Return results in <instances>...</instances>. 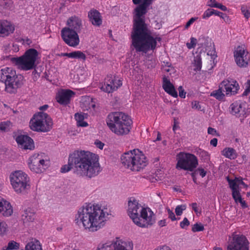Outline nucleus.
<instances>
[{
    "instance_id": "4468645a",
    "label": "nucleus",
    "mask_w": 250,
    "mask_h": 250,
    "mask_svg": "<svg viewBox=\"0 0 250 250\" xmlns=\"http://www.w3.org/2000/svg\"><path fill=\"white\" fill-rule=\"evenodd\" d=\"M249 241L242 235L234 234L231 241L227 246V250H249Z\"/></svg>"
},
{
    "instance_id": "4be33fe9",
    "label": "nucleus",
    "mask_w": 250,
    "mask_h": 250,
    "mask_svg": "<svg viewBox=\"0 0 250 250\" xmlns=\"http://www.w3.org/2000/svg\"><path fill=\"white\" fill-rule=\"evenodd\" d=\"M15 30L14 25L7 21H0V35L7 36Z\"/></svg>"
},
{
    "instance_id": "ddd939ff",
    "label": "nucleus",
    "mask_w": 250,
    "mask_h": 250,
    "mask_svg": "<svg viewBox=\"0 0 250 250\" xmlns=\"http://www.w3.org/2000/svg\"><path fill=\"white\" fill-rule=\"evenodd\" d=\"M234 61L240 68H247L250 65V54L244 45L237 46L233 52Z\"/></svg>"
},
{
    "instance_id": "a19ab883",
    "label": "nucleus",
    "mask_w": 250,
    "mask_h": 250,
    "mask_svg": "<svg viewBox=\"0 0 250 250\" xmlns=\"http://www.w3.org/2000/svg\"><path fill=\"white\" fill-rule=\"evenodd\" d=\"M7 226L3 221H0V235L4 234L7 231Z\"/></svg>"
},
{
    "instance_id": "09e8293b",
    "label": "nucleus",
    "mask_w": 250,
    "mask_h": 250,
    "mask_svg": "<svg viewBox=\"0 0 250 250\" xmlns=\"http://www.w3.org/2000/svg\"><path fill=\"white\" fill-rule=\"evenodd\" d=\"M218 3L215 0H209L207 2V5L211 7L216 8Z\"/></svg>"
},
{
    "instance_id": "aec40b11",
    "label": "nucleus",
    "mask_w": 250,
    "mask_h": 250,
    "mask_svg": "<svg viewBox=\"0 0 250 250\" xmlns=\"http://www.w3.org/2000/svg\"><path fill=\"white\" fill-rule=\"evenodd\" d=\"M74 94V92L71 90H61L57 94V101L61 104L66 105L70 103V98Z\"/></svg>"
},
{
    "instance_id": "49530a36",
    "label": "nucleus",
    "mask_w": 250,
    "mask_h": 250,
    "mask_svg": "<svg viewBox=\"0 0 250 250\" xmlns=\"http://www.w3.org/2000/svg\"><path fill=\"white\" fill-rule=\"evenodd\" d=\"M189 225V222L187 218H185L180 223V227L182 229H185L186 227L188 226Z\"/></svg>"
},
{
    "instance_id": "f8f14e48",
    "label": "nucleus",
    "mask_w": 250,
    "mask_h": 250,
    "mask_svg": "<svg viewBox=\"0 0 250 250\" xmlns=\"http://www.w3.org/2000/svg\"><path fill=\"white\" fill-rule=\"evenodd\" d=\"M131 241L117 239L116 240L98 245L96 250H133Z\"/></svg>"
},
{
    "instance_id": "de8ad7c7",
    "label": "nucleus",
    "mask_w": 250,
    "mask_h": 250,
    "mask_svg": "<svg viewBox=\"0 0 250 250\" xmlns=\"http://www.w3.org/2000/svg\"><path fill=\"white\" fill-rule=\"evenodd\" d=\"M214 15L218 16L221 17V18H222L223 19L225 20L226 18H227V19L229 18V17L227 16V15L225 14H224L222 12H220L215 10H214Z\"/></svg>"
},
{
    "instance_id": "ea45409f",
    "label": "nucleus",
    "mask_w": 250,
    "mask_h": 250,
    "mask_svg": "<svg viewBox=\"0 0 250 250\" xmlns=\"http://www.w3.org/2000/svg\"><path fill=\"white\" fill-rule=\"evenodd\" d=\"M85 102L86 103V104H88V105L87 107H85V109H84V110H88L90 109L91 107L94 109L95 108V105L92 101V99L87 97L85 98Z\"/></svg>"
},
{
    "instance_id": "dca6fc26",
    "label": "nucleus",
    "mask_w": 250,
    "mask_h": 250,
    "mask_svg": "<svg viewBox=\"0 0 250 250\" xmlns=\"http://www.w3.org/2000/svg\"><path fill=\"white\" fill-rule=\"evenodd\" d=\"M122 84V81L118 78L108 76L99 87L104 92L109 93L116 90Z\"/></svg>"
},
{
    "instance_id": "0eeeda50",
    "label": "nucleus",
    "mask_w": 250,
    "mask_h": 250,
    "mask_svg": "<svg viewBox=\"0 0 250 250\" xmlns=\"http://www.w3.org/2000/svg\"><path fill=\"white\" fill-rule=\"evenodd\" d=\"M11 185L18 194L24 195L30 189V178L24 171L21 170L12 172L9 176Z\"/></svg>"
},
{
    "instance_id": "72a5a7b5",
    "label": "nucleus",
    "mask_w": 250,
    "mask_h": 250,
    "mask_svg": "<svg viewBox=\"0 0 250 250\" xmlns=\"http://www.w3.org/2000/svg\"><path fill=\"white\" fill-rule=\"evenodd\" d=\"M12 124L10 122L6 121L0 123V132H7L10 130Z\"/></svg>"
},
{
    "instance_id": "20e7f679",
    "label": "nucleus",
    "mask_w": 250,
    "mask_h": 250,
    "mask_svg": "<svg viewBox=\"0 0 250 250\" xmlns=\"http://www.w3.org/2000/svg\"><path fill=\"white\" fill-rule=\"evenodd\" d=\"M106 123L109 129L118 136L128 134L132 128L131 118L123 112L109 113L107 116Z\"/></svg>"
},
{
    "instance_id": "c9c22d12",
    "label": "nucleus",
    "mask_w": 250,
    "mask_h": 250,
    "mask_svg": "<svg viewBox=\"0 0 250 250\" xmlns=\"http://www.w3.org/2000/svg\"><path fill=\"white\" fill-rule=\"evenodd\" d=\"M187 206L186 205H178L176 207L175 213L177 215H181L183 211L186 209Z\"/></svg>"
},
{
    "instance_id": "1a4fd4ad",
    "label": "nucleus",
    "mask_w": 250,
    "mask_h": 250,
    "mask_svg": "<svg viewBox=\"0 0 250 250\" xmlns=\"http://www.w3.org/2000/svg\"><path fill=\"white\" fill-rule=\"evenodd\" d=\"M53 124L51 118L43 112L35 114L30 121V128L37 132H48L52 128Z\"/></svg>"
},
{
    "instance_id": "39448f33",
    "label": "nucleus",
    "mask_w": 250,
    "mask_h": 250,
    "mask_svg": "<svg viewBox=\"0 0 250 250\" xmlns=\"http://www.w3.org/2000/svg\"><path fill=\"white\" fill-rule=\"evenodd\" d=\"M121 162L125 168L131 171H140L147 164L146 157L139 149H133L124 153Z\"/></svg>"
},
{
    "instance_id": "5701e85b",
    "label": "nucleus",
    "mask_w": 250,
    "mask_h": 250,
    "mask_svg": "<svg viewBox=\"0 0 250 250\" xmlns=\"http://www.w3.org/2000/svg\"><path fill=\"white\" fill-rule=\"evenodd\" d=\"M90 21L95 26H99L102 23V19L100 13L96 10H91L88 13Z\"/></svg>"
},
{
    "instance_id": "c756f323",
    "label": "nucleus",
    "mask_w": 250,
    "mask_h": 250,
    "mask_svg": "<svg viewBox=\"0 0 250 250\" xmlns=\"http://www.w3.org/2000/svg\"><path fill=\"white\" fill-rule=\"evenodd\" d=\"M25 250H42V245L39 240H32L25 246Z\"/></svg>"
},
{
    "instance_id": "7ed1b4c3",
    "label": "nucleus",
    "mask_w": 250,
    "mask_h": 250,
    "mask_svg": "<svg viewBox=\"0 0 250 250\" xmlns=\"http://www.w3.org/2000/svg\"><path fill=\"white\" fill-rule=\"evenodd\" d=\"M127 214L133 223L141 228H147L155 222L153 212L148 208H144L134 198L128 201Z\"/></svg>"
},
{
    "instance_id": "393cba45",
    "label": "nucleus",
    "mask_w": 250,
    "mask_h": 250,
    "mask_svg": "<svg viewBox=\"0 0 250 250\" xmlns=\"http://www.w3.org/2000/svg\"><path fill=\"white\" fill-rule=\"evenodd\" d=\"M163 88L166 92L173 97H177V93L173 85L170 83V81L165 77L163 78Z\"/></svg>"
},
{
    "instance_id": "6ab92c4d",
    "label": "nucleus",
    "mask_w": 250,
    "mask_h": 250,
    "mask_svg": "<svg viewBox=\"0 0 250 250\" xmlns=\"http://www.w3.org/2000/svg\"><path fill=\"white\" fill-rule=\"evenodd\" d=\"M16 141L19 147L22 149L33 150L35 148L33 139L27 135H19L16 137Z\"/></svg>"
},
{
    "instance_id": "b1692460",
    "label": "nucleus",
    "mask_w": 250,
    "mask_h": 250,
    "mask_svg": "<svg viewBox=\"0 0 250 250\" xmlns=\"http://www.w3.org/2000/svg\"><path fill=\"white\" fill-rule=\"evenodd\" d=\"M227 180L231 190H238L240 191L241 188L247 187V185L240 178H235L233 180H230L229 177H227Z\"/></svg>"
},
{
    "instance_id": "9d476101",
    "label": "nucleus",
    "mask_w": 250,
    "mask_h": 250,
    "mask_svg": "<svg viewBox=\"0 0 250 250\" xmlns=\"http://www.w3.org/2000/svg\"><path fill=\"white\" fill-rule=\"evenodd\" d=\"M28 168L36 173L43 172L49 166L50 160L47 155L43 153H35L27 160Z\"/></svg>"
},
{
    "instance_id": "864d4df0",
    "label": "nucleus",
    "mask_w": 250,
    "mask_h": 250,
    "mask_svg": "<svg viewBox=\"0 0 250 250\" xmlns=\"http://www.w3.org/2000/svg\"><path fill=\"white\" fill-rule=\"evenodd\" d=\"M196 172H198L202 177H204L207 174V172L204 170V169L201 167H199L198 169H197Z\"/></svg>"
},
{
    "instance_id": "e2e57ef3",
    "label": "nucleus",
    "mask_w": 250,
    "mask_h": 250,
    "mask_svg": "<svg viewBox=\"0 0 250 250\" xmlns=\"http://www.w3.org/2000/svg\"><path fill=\"white\" fill-rule=\"evenodd\" d=\"M158 225L160 227H164L166 225V222L165 220H162L158 222Z\"/></svg>"
},
{
    "instance_id": "13d9d810",
    "label": "nucleus",
    "mask_w": 250,
    "mask_h": 250,
    "mask_svg": "<svg viewBox=\"0 0 250 250\" xmlns=\"http://www.w3.org/2000/svg\"><path fill=\"white\" fill-rule=\"evenodd\" d=\"M216 8L220 9L221 10H222L223 11H226L227 10V7L220 3H218Z\"/></svg>"
},
{
    "instance_id": "473e14b6",
    "label": "nucleus",
    "mask_w": 250,
    "mask_h": 250,
    "mask_svg": "<svg viewBox=\"0 0 250 250\" xmlns=\"http://www.w3.org/2000/svg\"><path fill=\"white\" fill-rule=\"evenodd\" d=\"M75 118L77 121L78 126L85 127L88 125V124L83 121L84 117L83 115L79 113H76L75 114Z\"/></svg>"
},
{
    "instance_id": "423d86ee",
    "label": "nucleus",
    "mask_w": 250,
    "mask_h": 250,
    "mask_svg": "<svg viewBox=\"0 0 250 250\" xmlns=\"http://www.w3.org/2000/svg\"><path fill=\"white\" fill-rule=\"evenodd\" d=\"M23 78L18 75L11 67H5L0 70V81L4 83L5 91L9 94H16L23 84Z\"/></svg>"
},
{
    "instance_id": "2f4dec72",
    "label": "nucleus",
    "mask_w": 250,
    "mask_h": 250,
    "mask_svg": "<svg viewBox=\"0 0 250 250\" xmlns=\"http://www.w3.org/2000/svg\"><path fill=\"white\" fill-rule=\"evenodd\" d=\"M193 64L195 71H197L201 70L202 68V60L200 55L198 54L194 57Z\"/></svg>"
},
{
    "instance_id": "c03bdc74",
    "label": "nucleus",
    "mask_w": 250,
    "mask_h": 250,
    "mask_svg": "<svg viewBox=\"0 0 250 250\" xmlns=\"http://www.w3.org/2000/svg\"><path fill=\"white\" fill-rule=\"evenodd\" d=\"M241 12L244 15V17L247 19H248L250 17V11L247 9V8L244 6H242L241 8Z\"/></svg>"
},
{
    "instance_id": "e433bc0d",
    "label": "nucleus",
    "mask_w": 250,
    "mask_h": 250,
    "mask_svg": "<svg viewBox=\"0 0 250 250\" xmlns=\"http://www.w3.org/2000/svg\"><path fill=\"white\" fill-rule=\"evenodd\" d=\"M214 9H208L204 12L202 18L203 19H207L212 15H214Z\"/></svg>"
},
{
    "instance_id": "680f3d73",
    "label": "nucleus",
    "mask_w": 250,
    "mask_h": 250,
    "mask_svg": "<svg viewBox=\"0 0 250 250\" xmlns=\"http://www.w3.org/2000/svg\"><path fill=\"white\" fill-rule=\"evenodd\" d=\"M4 1L3 5H5L6 7H7L10 6V5L11 4V0H3Z\"/></svg>"
},
{
    "instance_id": "0e129e2a",
    "label": "nucleus",
    "mask_w": 250,
    "mask_h": 250,
    "mask_svg": "<svg viewBox=\"0 0 250 250\" xmlns=\"http://www.w3.org/2000/svg\"><path fill=\"white\" fill-rule=\"evenodd\" d=\"M61 56H66L68 58H71V52L70 53H63L61 54Z\"/></svg>"
},
{
    "instance_id": "6e6d98bb",
    "label": "nucleus",
    "mask_w": 250,
    "mask_h": 250,
    "mask_svg": "<svg viewBox=\"0 0 250 250\" xmlns=\"http://www.w3.org/2000/svg\"><path fill=\"white\" fill-rule=\"evenodd\" d=\"M208 133L209 134L214 135L216 134H217V131L215 129L212 128L211 127H209L208 129Z\"/></svg>"
},
{
    "instance_id": "6e6552de",
    "label": "nucleus",
    "mask_w": 250,
    "mask_h": 250,
    "mask_svg": "<svg viewBox=\"0 0 250 250\" xmlns=\"http://www.w3.org/2000/svg\"><path fill=\"white\" fill-rule=\"evenodd\" d=\"M8 58L18 68L27 71L35 68L36 62L39 58V53L37 50L30 48L27 50L24 54L20 57Z\"/></svg>"
},
{
    "instance_id": "3c124183",
    "label": "nucleus",
    "mask_w": 250,
    "mask_h": 250,
    "mask_svg": "<svg viewBox=\"0 0 250 250\" xmlns=\"http://www.w3.org/2000/svg\"><path fill=\"white\" fill-rule=\"evenodd\" d=\"M192 108L198 110H201V107L199 103L197 101H194L191 103Z\"/></svg>"
},
{
    "instance_id": "412c9836",
    "label": "nucleus",
    "mask_w": 250,
    "mask_h": 250,
    "mask_svg": "<svg viewBox=\"0 0 250 250\" xmlns=\"http://www.w3.org/2000/svg\"><path fill=\"white\" fill-rule=\"evenodd\" d=\"M13 212V208L10 203L4 199H0V214L8 217L12 215Z\"/></svg>"
},
{
    "instance_id": "a18cd8bd",
    "label": "nucleus",
    "mask_w": 250,
    "mask_h": 250,
    "mask_svg": "<svg viewBox=\"0 0 250 250\" xmlns=\"http://www.w3.org/2000/svg\"><path fill=\"white\" fill-rule=\"evenodd\" d=\"M250 93V80H248L246 83V89L243 95H248Z\"/></svg>"
},
{
    "instance_id": "5fc2aeb1",
    "label": "nucleus",
    "mask_w": 250,
    "mask_h": 250,
    "mask_svg": "<svg viewBox=\"0 0 250 250\" xmlns=\"http://www.w3.org/2000/svg\"><path fill=\"white\" fill-rule=\"evenodd\" d=\"M154 250H172L171 249L167 246L164 245L160 246L155 249Z\"/></svg>"
},
{
    "instance_id": "338daca9",
    "label": "nucleus",
    "mask_w": 250,
    "mask_h": 250,
    "mask_svg": "<svg viewBox=\"0 0 250 250\" xmlns=\"http://www.w3.org/2000/svg\"><path fill=\"white\" fill-rule=\"evenodd\" d=\"M242 158L243 159L242 163H246L247 161V156L245 155H243L242 156Z\"/></svg>"
},
{
    "instance_id": "8fccbe9b",
    "label": "nucleus",
    "mask_w": 250,
    "mask_h": 250,
    "mask_svg": "<svg viewBox=\"0 0 250 250\" xmlns=\"http://www.w3.org/2000/svg\"><path fill=\"white\" fill-rule=\"evenodd\" d=\"M167 211L168 217L170 218L172 221H175L176 219V218L172 210H171L169 208H167Z\"/></svg>"
},
{
    "instance_id": "a211bd4d",
    "label": "nucleus",
    "mask_w": 250,
    "mask_h": 250,
    "mask_svg": "<svg viewBox=\"0 0 250 250\" xmlns=\"http://www.w3.org/2000/svg\"><path fill=\"white\" fill-rule=\"evenodd\" d=\"M66 24L70 30L75 31L77 33H80L83 29V21L81 18L73 16L69 18L67 21Z\"/></svg>"
},
{
    "instance_id": "4c0bfd02",
    "label": "nucleus",
    "mask_w": 250,
    "mask_h": 250,
    "mask_svg": "<svg viewBox=\"0 0 250 250\" xmlns=\"http://www.w3.org/2000/svg\"><path fill=\"white\" fill-rule=\"evenodd\" d=\"M204 229V227L201 224L196 223L194 224L192 228V230L193 232H198L203 231Z\"/></svg>"
},
{
    "instance_id": "37998d69",
    "label": "nucleus",
    "mask_w": 250,
    "mask_h": 250,
    "mask_svg": "<svg viewBox=\"0 0 250 250\" xmlns=\"http://www.w3.org/2000/svg\"><path fill=\"white\" fill-rule=\"evenodd\" d=\"M200 156L205 161H208L209 160V154L206 151L202 150L200 152Z\"/></svg>"
},
{
    "instance_id": "f257e3e1",
    "label": "nucleus",
    "mask_w": 250,
    "mask_h": 250,
    "mask_svg": "<svg viewBox=\"0 0 250 250\" xmlns=\"http://www.w3.org/2000/svg\"><path fill=\"white\" fill-rule=\"evenodd\" d=\"M71 169L80 177H95L102 171L99 157L89 151H75L69 155L68 165L61 168V172H66Z\"/></svg>"
},
{
    "instance_id": "052dcab7",
    "label": "nucleus",
    "mask_w": 250,
    "mask_h": 250,
    "mask_svg": "<svg viewBox=\"0 0 250 250\" xmlns=\"http://www.w3.org/2000/svg\"><path fill=\"white\" fill-rule=\"evenodd\" d=\"M217 139L216 138H213L212 140H211L210 142V144L211 145L213 146H216L217 145Z\"/></svg>"
},
{
    "instance_id": "774afa93",
    "label": "nucleus",
    "mask_w": 250,
    "mask_h": 250,
    "mask_svg": "<svg viewBox=\"0 0 250 250\" xmlns=\"http://www.w3.org/2000/svg\"><path fill=\"white\" fill-rule=\"evenodd\" d=\"M161 139V135L159 132H157V136L156 141H160Z\"/></svg>"
},
{
    "instance_id": "c85d7f7f",
    "label": "nucleus",
    "mask_w": 250,
    "mask_h": 250,
    "mask_svg": "<svg viewBox=\"0 0 250 250\" xmlns=\"http://www.w3.org/2000/svg\"><path fill=\"white\" fill-rule=\"evenodd\" d=\"M232 196L236 204L239 203L243 208H247L248 206L244 201L238 190H232Z\"/></svg>"
},
{
    "instance_id": "69168bd1",
    "label": "nucleus",
    "mask_w": 250,
    "mask_h": 250,
    "mask_svg": "<svg viewBox=\"0 0 250 250\" xmlns=\"http://www.w3.org/2000/svg\"><path fill=\"white\" fill-rule=\"evenodd\" d=\"M48 107V105L47 104H45L43 106H41L39 109L41 110H45L46 109H47Z\"/></svg>"
},
{
    "instance_id": "79ce46f5",
    "label": "nucleus",
    "mask_w": 250,
    "mask_h": 250,
    "mask_svg": "<svg viewBox=\"0 0 250 250\" xmlns=\"http://www.w3.org/2000/svg\"><path fill=\"white\" fill-rule=\"evenodd\" d=\"M198 19V17H192L191 18H190L185 25L184 29L186 30L188 29L189 27L191 25V24H192L194 23V22H195Z\"/></svg>"
},
{
    "instance_id": "2eb2a0df",
    "label": "nucleus",
    "mask_w": 250,
    "mask_h": 250,
    "mask_svg": "<svg viewBox=\"0 0 250 250\" xmlns=\"http://www.w3.org/2000/svg\"><path fill=\"white\" fill-rule=\"evenodd\" d=\"M61 37L66 44L71 47H76L80 43L78 33L66 27L61 30Z\"/></svg>"
},
{
    "instance_id": "7c9ffc66",
    "label": "nucleus",
    "mask_w": 250,
    "mask_h": 250,
    "mask_svg": "<svg viewBox=\"0 0 250 250\" xmlns=\"http://www.w3.org/2000/svg\"><path fill=\"white\" fill-rule=\"evenodd\" d=\"M224 89L223 88H221V84L220 83L219 85V89L213 91L210 93V96L215 98L218 100H222L224 99L226 95V93L224 94Z\"/></svg>"
},
{
    "instance_id": "4d7b16f0",
    "label": "nucleus",
    "mask_w": 250,
    "mask_h": 250,
    "mask_svg": "<svg viewBox=\"0 0 250 250\" xmlns=\"http://www.w3.org/2000/svg\"><path fill=\"white\" fill-rule=\"evenodd\" d=\"M179 96L182 98H185L186 92H185L184 90L182 89V86H180L179 87Z\"/></svg>"
},
{
    "instance_id": "f3484780",
    "label": "nucleus",
    "mask_w": 250,
    "mask_h": 250,
    "mask_svg": "<svg viewBox=\"0 0 250 250\" xmlns=\"http://www.w3.org/2000/svg\"><path fill=\"white\" fill-rule=\"evenodd\" d=\"M221 88H223L227 96L233 95L237 93L239 89L238 83L232 79L224 80L221 83Z\"/></svg>"
},
{
    "instance_id": "bf43d9fd",
    "label": "nucleus",
    "mask_w": 250,
    "mask_h": 250,
    "mask_svg": "<svg viewBox=\"0 0 250 250\" xmlns=\"http://www.w3.org/2000/svg\"><path fill=\"white\" fill-rule=\"evenodd\" d=\"M192 208L193 210L196 213H198L199 212V209L197 207V204L196 203H193L191 204Z\"/></svg>"
},
{
    "instance_id": "9b49d317",
    "label": "nucleus",
    "mask_w": 250,
    "mask_h": 250,
    "mask_svg": "<svg viewBox=\"0 0 250 250\" xmlns=\"http://www.w3.org/2000/svg\"><path fill=\"white\" fill-rule=\"evenodd\" d=\"M176 160V168L178 169L193 171L198 164L197 158L194 155L184 152L177 154Z\"/></svg>"
},
{
    "instance_id": "a878e982",
    "label": "nucleus",
    "mask_w": 250,
    "mask_h": 250,
    "mask_svg": "<svg viewBox=\"0 0 250 250\" xmlns=\"http://www.w3.org/2000/svg\"><path fill=\"white\" fill-rule=\"evenodd\" d=\"M245 103L240 101L233 103L230 105L232 114L236 115L243 114L245 111Z\"/></svg>"
},
{
    "instance_id": "cd10ccee",
    "label": "nucleus",
    "mask_w": 250,
    "mask_h": 250,
    "mask_svg": "<svg viewBox=\"0 0 250 250\" xmlns=\"http://www.w3.org/2000/svg\"><path fill=\"white\" fill-rule=\"evenodd\" d=\"M221 154L230 160L235 159L237 157L236 150L232 147H225L221 151Z\"/></svg>"
},
{
    "instance_id": "f03ea898",
    "label": "nucleus",
    "mask_w": 250,
    "mask_h": 250,
    "mask_svg": "<svg viewBox=\"0 0 250 250\" xmlns=\"http://www.w3.org/2000/svg\"><path fill=\"white\" fill-rule=\"evenodd\" d=\"M109 215L107 208L98 204H85L78 209L74 221L86 231L95 232L105 226Z\"/></svg>"
},
{
    "instance_id": "603ef678",
    "label": "nucleus",
    "mask_w": 250,
    "mask_h": 250,
    "mask_svg": "<svg viewBox=\"0 0 250 250\" xmlns=\"http://www.w3.org/2000/svg\"><path fill=\"white\" fill-rule=\"evenodd\" d=\"M94 144L97 147L99 148L100 149H103L104 146V144L103 142L98 140L95 141Z\"/></svg>"
},
{
    "instance_id": "bb28decb",
    "label": "nucleus",
    "mask_w": 250,
    "mask_h": 250,
    "mask_svg": "<svg viewBox=\"0 0 250 250\" xmlns=\"http://www.w3.org/2000/svg\"><path fill=\"white\" fill-rule=\"evenodd\" d=\"M35 218V212L31 208L24 210L21 219L24 223L33 222Z\"/></svg>"
},
{
    "instance_id": "f704fd0d",
    "label": "nucleus",
    "mask_w": 250,
    "mask_h": 250,
    "mask_svg": "<svg viewBox=\"0 0 250 250\" xmlns=\"http://www.w3.org/2000/svg\"><path fill=\"white\" fill-rule=\"evenodd\" d=\"M73 59H80L85 60L86 59L85 55L81 51H75L71 52V58Z\"/></svg>"
},
{
    "instance_id": "58836bf2",
    "label": "nucleus",
    "mask_w": 250,
    "mask_h": 250,
    "mask_svg": "<svg viewBox=\"0 0 250 250\" xmlns=\"http://www.w3.org/2000/svg\"><path fill=\"white\" fill-rule=\"evenodd\" d=\"M196 43H197L196 39H195L193 37H191L190 38V42H187L186 45H187V47L189 49H190L193 48L195 47Z\"/></svg>"
}]
</instances>
